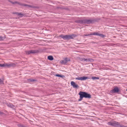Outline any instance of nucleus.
I'll use <instances>...</instances> for the list:
<instances>
[{
    "mask_svg": "<svg viewBox=\"0 0 127 127\" xmlns=\"http://www.w3.org/2000/svg\"><path fill=\"white\" fill-rule=\"evenodd\" d=\"M80 95V98L79 100V101H80L82 100L83 97L90 98L91 97V95L88 93L85 92L80 91L79 93Z\"/></svg>",
    "mask_w": 127,
    "mask_h": 127,
    "instance_id": "1",
    "label": "nucleus"
},
{
    "mask_svg": "<svg viewBox=\"0 0 127 127\" xmlns=\"http://www.w3.org/2000/svg\"><path fill=\"white\" fill-rule=\"evenodd\" d=\"M94 20L91 19L81 20L75 21L76 23L86 24H89L92 23L94 22Z\"/></svg>",
    "mask_w": 127,
    "mask_h": 127,
    "instance_id": "2",
    "label": "nucleus"
},
{
    "mask_svg": "<svg viewBox=\"0 0 127 127\" xmlns=\"http://www.w3.org/2000/svg\"><path fill=\"white\" fill-rule=\"evenodd\" d=\"M8 1L13 4H18L19 5H21V6H28V7H31V5H28L26 4H22L20 3V2H19L17 1H15L14 2H13L12 1H11L10 0H9Z\"/></svg>",
    "mask_w": 127,
    "mask_h": 127,
    "instance_id": "3",
    "label": "nucleus"
},
{
    "mask_svg": "<svg viewBox=\"0 0 127 127\" xmlns=\"http://www.w3.org/2000/svg\"><path fill=\"white\" fill-rule=\"evenodd\" d=\"M77 58L80 61H87L88 62H92L94 61V60L92 59H89L88 60L85 59L82 56H80L79 57H78Z\"/></svg>",
    "mask_w": 127,
    "mask_h": 127,
    "instance_id": "4",
    "label": "nucleus"
},
{
    "mask_svg": "<svg viewBox=\"0 0 127 127\" xmlns=\"http://www.w3.org/2000/svg\"><path fill=\"white\" fill-rule=\"evenodd\" d=\"M119 92V89L118 87H115L113 89L110 91V92L112 93H118Z\"/></svg>",
    "mask_w": 127,
    "mask_h": 127,
    "instance_id": "5",
    "label": "nucleus"
},
{
    "mask_svg": "<svg viewBox=\"0 0 127 127\" xmlns=\"http://www.w3.org/2000/svg\"><path fill=\"white\" fill-rule=\"evenodd\" d=\"M70 61V60L69 59L66 58L64 59V60H62L61 62V63L62 64H65L68 61Z\"/></svg>",
    "mask_w": 127,
    "mask_h": 127,
    "instance_id": "6",
    "label": "nucleus"
},
{
    "mask_svg": "<svg viewBox=\"0 0 127 127\" xmlns=\"http://www.w3.org/2000/svg\"><path fill=\"white\" fill-rule=\"evenodd\" d=\"M88 79V77L85 76L76 78H75L76 80H84Z\"/></svg>",
    "mask_w": 127,
    "mask_h": 127,
    "instance_id": "7",
    "label": "nucleus"
},
{
    "mask_svg": "<svg viewBox=\"0 0 127 127\" xmlns=\"http://www.w3.org/2000/svg\"><path fill=\"white\" fill-rule=\"evenodd\" d=\"M77 36V35L73 34L71 35H66L67 39H73V37H76Z\"/></svg>",
    "mask_w": 127,
    "mask_h": 127,
    "instance_id": "8",
    "label": "nucleus"
},
{
    "mask_svg": "<svg viewBox=\"0 0 127 127\" xmlns=\"http://www.w3.org/2000/svg\"><path fill=\"white\" fill-rule=\"evenodd\" d=\"M71 84L74 88H77L78 87V85L73 81H71Z\"/></svg>",
    "mask_w": 127,
    "mask_h": 127,
    "instance_id": "9",
    "label": "nucleus"
},
{
    "mask_svg": "<svg viewBox=\"0 0 127 127\" xmlns=\"http://www.w3.org/2000/svg\"><path fill=\"white\" fill-rule=\"evenodd\" d=\"M120 124L118 122L114 121L113 122V126H119Z\"/></svg>",
    "mask_w": 127,
    "mask_h": 127,
    "instance_id": "10",
    "label": "nucleus"
},
{
    "mask_svg": "<svg viewBox=\"0 0 127 127\" xmlns=\"http://www.w3.org/2000/svg\"><path fill=\"white\" fill-rule=\"evenodd\" d=\"M3 67H6L8 68L10 67V64L5 63L3 64Z\"/></svg>",
    "mask_w": 127,
    "mask_h": 127,
    "instance_id": "11",
    "label": "nucleus"
},
{
    "mask_svg": "<svg viewBox=\"0 0 127 127\" xmlns=\"http://www.w3.org/2000/svg\"><path fill=\"white\" fill-rule=\"evenodd\" d=\"M19 17H21L24 16V15L21 13H15Z\"/></svg>",
    "mask_w": 127,
    "mask_h": 127,
    "instance_id": "12",
    "label": "nucleus"
},
{
    "mask_svg": "<svg viewBox=\"0 0 127 127\" xmlns=\"http://www.w3.org/2000/svg\"><path fill=\"white\" fill-rule=\"evenodd\" d=\"M48 59L50 61H52L53 60L54 58L52 56H49L48 57Z\"/></svg>",
    "mask_w": 127,
    "mask_h": 127,
    "instance_id": "13",
    "label": "nucleus"
},
{
    "mask_svg": "<svg viewBox=\"0 0 127 127\" xmlns=\"http://www.w3.org/2000/svg\"><path fill=\"white\" fill-rule=\"evenodd\" d=\"M6 37L5 35L3 37L1 36H0V41L3 40L4 39L6 38Z\"/></svg>",
    "mask_w": 127,
    "mask_h": 127,
    "instance_id": "14",
    "label": "nucleus"
},
{
    "mask_svg": "<svg viewBox=\"0 0 127 127\" xmlns=\"http://www.w3.org/2000/svg\"><path fill=\"white\" fill-rule=\"evenodd\" d=\"M25 52L26 54L27 55H29L32 53V51L31 50L26 51Z\"/></svg>",
    "mask_w": 127,
    "mask_h": 127,
    "instance_id": "15",
    "label": "nucleus"
},
{
    "mask_svg": "<svg viewBox=\"0 0 127 127\" xmlns=\"http://www.w3.org/2000/svg\"><path fill=\"white\" fill-rule=\"evenodd\" d=\"M17 63H11L10 64V67H15L16 66Z\"/></svg>",
    "mask_w": 127,
    "mask_h": 127,
    "instance_id": "16",
    "label": "nucleus"
},
{
    "mask_svg": "<svg viewBox=\"0 0 127 127\" xmlns=\"http://www.w3.org/2000/svg\"><path fill=\"white\" fill-rule=\"evenodd\" d=\"M60 37L64 39H67L66 35L64 36L63 35L60 36Z\"/></svg>",
    "mask_w": 127,
    "mask_h": 127,
    "instance_id": "17",
    "label": "nucleus"
},
{
    "mask_svg": "<svg viewBox=\"0 0 127 127\" xmlns=\"http://www.w3.org/2000/svg\"><path fill=\"white\" fill-rule=\"evenodd\" d=\"M39 52V51L38 50H34L32 51V53H36Z\"/></svg>",
    "mask_w": 127,
    "mask_h": 127,
    "instance_id": "18",
    "label": "nucleus"
},
{
    "mask_svg": "<svg viewBox=\"0 0 127 127\" xmlns=\"http://www.w3.org/2000/svg\"><path fill=\"white\" fill-rule=\"evenodd\" d=\"M56 76H57L60 77H64V75H60L58 74H56Z\"/></svg>",
    "mask_w": 127,
    "mask_h": 127,
    "instance_id": "19",
    "label": "nucleus"
},
{
    "mask_svg": "<svg viewBox=\"0 0 127 127\" xmlns=\"http://www.w3.org/2000/svg\"><path fill=\"white\" fill-rule=\"evenodd\" d=\"M91 35H99V33H96L95 32L93 33H91Z\"/></svg>",
    "mask_w": 127,
    "mask_h": 127,
    "instance_id": "20",
    "label": "nucleus"
},
{
    "mask_svg": "<svg viewBox=\"0 0 127 127\" xmlns=\"http://www.w3.org/2000/svg\"><path fill=\"white\" fill-rule=\"evenodd\" d=\"M92 78L93 80H95V79H98L99 78L98 77H92Z\"/></svg>",
    "mask_w": 127,
    "mask_h": 127,
    "instance_id": "21",
    "label": "nucleus"
},
{
    "mask_svg": "<svg viewBox=\"0 0 127 127\" xmlns=\"http://www.w3.org/2000/svg\"><path fill=\"white\" fill-rule=\"evenodd\" d=\"M7 106L11 108H13L14 107L13 105H11V104H7Z\"/></svg>",
    "mask_w": 127,
    "mask_h": 127,
    "instance_id": "22",
    "label": "nucleus"
},
{
    "mask_svg": "<svg viewBox=\"0 0 127 127\" xmlns=\"http://www.w3.org/2000/svg\"><path fill=\"white\" fill-rule=\"evenodd\" d=\"M99 36H100L101 37H102L103 38L105 36V35L100 34H99Z\"/></svg>",
    "mask_w": 127,
    "mask_h": 127,
    "instance_id": "23",
    "label": "nucleus"
},
{
    "mask_svg": "<svg viewBox=\"0 0 127 127\" xmlns=\"http://www.w3.org/2000/svg\"><path fill=\"white\" fill-rule=\"evenodd\" d=\"M108 124L109 125H111L113 126V123L111 122H108Z\"/></svg>",
    "mask_w": 127,
    "mask_h": 127,
    "instance_id": "24",
    "label": "nucleus"
},
{
    "mask_svg": "<svg viewBox=\"0 0 127 127\" xmlns=\"http://www.w3.org/2000/svg\"><path fill=\"white\" fill-rule=\"evenodd\" d=\"M3 83V81L0 79V84Z\"/></svg>",
    "mask_w": 127,
    "mask_h": 127,
    "instance_id": "25",
    "label": "nucleus"
},
{
    "mask_svg": "<svg viewBox=\"0 0 127 127\" xmlns=\"http://www.w3.org/2000/svg\"><path fill=\"white\" fill-rule=\"evenodd\" d=\"M91 33L90 34H84V36H90V35H91Z\"/></svg>",
    "mask_w": 127,
    "mask_h": 127,
    "instance_id": "26",
    "label": "nucleus"
},
{
    "mask_svg": "<svg viewBox=\"0 0 127 127\" xmlns=\"http://www.w3.org/2000/svg\"><path fill=\"white\" fill-rule=\"evenodd\" d=\"M20 127H25L24 126L22 125H20Z\"/></svg>",
    "mask_w": 127,
    "mask_h": 127,
    "instance_id": "27",
    "label": "nucleus"
},
{
    "mask_svg": "<svg viewBox=\"0 0 127 127\" xmlns=\"http://www.w3.org/2000/svg\"><path fill=\"white\" fill-rule=\"evenodd\" d=\"M120 127H127V126H124V125L120 126Z\"/></svg>",
    "mask_w": 127,
    "mask_h": 127,
    "instance_id": "28",
    "label": "nucleus"
},
{
    "mask_svg": "<svg viewBox=\"0 0 127 127\" xmlns=\"http://www.w3.org/2000/svg\"><path fill=\"white\" fill-rule=\"evenodd\" d=\"M3 64H0V66L3 67Z\"/></svg>",
    "mask_w": 127,
    "mask_h": 127,
    "instance_id": "29",
    "label": "nucleus"
},
{
    "mask_svg": "<svg viewBox=\"0 0 127 127\" xmlns=\"http://www.w3.org/2000/svg\"><path fill=\"white\" fill-rule=\"evenodd\" d=\"M36 80L35 79H32V81H36Z\"/></svg>",
    "mask_w": 127,
    "mask_h": 127,
    "instance_id": "30",
    "label": "nucleus"
},
{
    "mask_svg": "<svg viewBox=\"0 0 127 127\" xmlns=\"http://www.w3.org/2000/svg\"><path fill=\"white\" fill-rule=\"evenodd\" d=\"M28 80L30 81H31V79H29Z\"/></svg>",
    "mask_w": 127,
    "mask_h": 127,
    "instance_id": "31",
    "label": "nucleus"
},
{
    "mask_svg": "<svg viewBox=\"0 0 127 127\" xmlns=\"http://www.w3.org/2000/svg\"><path fill=\"white\" fill-rule=\"evenodd\" d=\"M126 91H127V89L126 90Z\"/></svg>",
    "mask_w": 127,
    "mask_h": 127,
    "instance_id": "32",
    "label": "nucleus"
}]
</instances>
